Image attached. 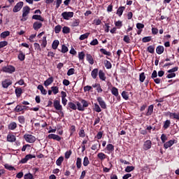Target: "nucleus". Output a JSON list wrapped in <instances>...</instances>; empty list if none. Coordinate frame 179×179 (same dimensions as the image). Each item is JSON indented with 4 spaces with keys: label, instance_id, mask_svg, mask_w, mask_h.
<instances>
[{
    "label": "nucleus",
    "instance_id": "1",
    "mask_svg": "<svg viewBox=\"0 0 179 179\" xmlns=\"http://www.w3.org/2000/svg\"><path fill=\"white\" fill-rule=\"evenodd\" d=\"M45 34V32L42 31L37 35L38 38H40L38 40V43L41 44V48H45V47H47V36H43V34ZM41 37H43V38H41Z\"/></svg>",
    "mask_w": 179,
    "mask_h": 179
},
{
    "label": "nucleus",
    "instance_id": "2",
    "mask_svg": "<svg viewBox=\"0 0 179 179\" xmlns=\"http://www.w3.org/2000/svg\"><path fill=\"white\" fill-rule=\"evenodd\" d=\"M80 102H76L77 108L78 111H85V108L89 107V101L85 99H81Z\"/></svg>",
    "mask_w": 179,
    "mask_h": 179
},
{
    "label": "nucleus",
    "instance_id": "3",
    "mask_svg": "<svg viewBox=\"0 0 179 179\" xmlns=\"http://www.w3.org/2000/svg\"><path fill=\"white\" fill-rule=\"evenodd\" d=\"M24 139L28 143H34L36 142V136L31 135V134H24Z\"/></svg>",
    "mask_w": 179,
    "mask_h": 179
},
{
    "label": "nucleus",
    "instance_id": "4",
    "mask_svg": "<svg viewBox=\"0 0 179 179\" xmlns=\"http://www.w3.org/2000/svg\"><path fill=\"white\" fill-rule=\"evenodd\" d=\"M29 13H30V7L29 6H25L23 8L22 10V19L21 20H22V22H24L26 20H27V18H26V16H27V15H29Z\"/></svg>",
    "mask_w": 179,
    "mask_h": 179
},
{
    "label": "nucleus",
    "instance_id": "5",
    "mask_svg": "<svg viewBox=\"0 0 179 179\" xmlns=\"http://www.w3.org/2000/svg\"><path fill=\"white\" fill-rule=\"evenodd\" d=\"M62 16L64 20H69L71 17H73V12H63Z\"/></svg>",
    "mask_w": 179,
    "mask_h": 179
},
{
    "label": "nucleus",
    "instance_id": "6",
    "mask_svg": "<svg viewBox=\"0 0 179 179\" xmlns=\"http://www.w3.org/2000/svg\"><path fill=\"white\" fill-rule=\"evenodd\" d=\"M16 71V69H15V66H7L3 68V72H6L7 73H13Z\"/></svg>",
    "mask_w": 179,
    "mask_h": 179
},
{
    "label": "nucleus",
    "instance_id": "7",
    "mask_svg": "<svg viewBox=\"0 0 179 179\" xmlns=\"http://www.w3.org/2000/svg\"><path fill=\"white\" fill-rule=\"evenodd\" d=\"M31 159H36V156L32 155L31 154H29L26 155L24 158L20 160V163H22V164H24V163H27V162H29V160Z\"/></svg>",
    "mask_w": 179,
    "mask_h": 179
},
{
    "label": "nucleus",
    "instance_id": "8",
    "mask_svg": "<svg viewBox=\"0 0 179 179\" xmlns=\"http://www.w3.org/2000/svg\"><path fill=\"white\" fill-rule=\"evenodd\" d=\"M22 8H23V2L20 1L14 6L13 12H14V13H16L19 12L20 9H22Z\"/></svg>",
    "mask_w": 179,
    "mask_h": 179
},
{
    "label": "nucleus",
    "instance_id": "9",
    "mask_svg": "<svg viewBox=\"0 0 179 179\" xmlns=\"http://www.w3.org/2000/svg\"><path fill=\"white\" fill-rule=\"evenodd\" d=\"M53 106L55 110H57L58 111H62V106L61 105L59 100H55L53 102Z\"/></svg>",
    "mask_w": 179,
    "mask_h": 179
},
{
    "label": "nucleus",
    "instance_id": "10",
    "mask_svg": "<svg viewBox=\"0 0 179 179\" xmlns=\"http://www.w3.org/2000/svg\"><path fill=\"white\" fill-rule=\"evenodd\" d=\"M97 101L101 107V108H103V110H106L107 108V104H106V102L104 100H103V98L101 97H98L97 98Z\"/></svg>",
    "mask_w": 179,
    "mask_h": 179
},
{
    "label": "nucleus",
    "instance_id": "11",
    "mask_svg": "<svg viewBox=\"0 0 179 179\" xmlns=\"http://www.w3.org/2000/svg\"><path fill=\"white\" fill-rule=\"evenodd\" d=\"M2 87L4 89H8L10 85H12V80L9 79H6L1 82Z\"/></svg>",
    "mask_w": 179,
    "mask_h": 179
},
{
    "label": "nucleus",
    "instance_id": "12",
    "mask_svg": "<svg viewBox=\"0 0 179 179\" xmlns=\"http://www.w3.org/2000/svg\"><path fill=\"white\" fill-rule=\"evenodd\" d=\"M150 148H152V141L150 140L145 141L143 144V150H149Z\"/></svg>",
    "mask_w": 179,
    "mask_h": 179
},
{
    "label": "nucleus",
    "instance_id": "13",
    "mask_svg": "<svg viewBox=\"0 0 179 179\" xmlns=\"http://www.w3.org/2000/svg\"><path fill=\"white\" fill-rule=\"evenodd\" d=\"M48 138L49 139H54V141H57V142L61 141V139H62V138L59 136H58L57 134H49L48 136Z\"/></svg>",
    "mask_w": 179,
    "mask_h": 179
},
{
    "label": "nucleus",
    "instance_id": "14",
    "mask_svg": "<svg viewBox=\"0 0 179 179\" xmlns=\"http://www.w3.org/2000/svg\"><path fill=\"white\" fill-rule=\"evenodd\" d=\"M174 143H176V140H170L164 144V149H169V148H171Z\"/></svg>",
    "mask_w": 179,
    "mask_h": 179
},
{
    "label": "nucleus",
    "instance_id": "15",
    "mask_svg": "<svg viewBox=\"0 0 179 179\" xmlns=\"http://www.w3.org/2000/svg\"><path fill=\"white\" fill-rule=\"evenodd\" d=\"M167 115L173 120H179V114L177 113L168 112Z\"/></svg>",
    "mask_w": 179,
    "mask_h": 179
},
{
    "label": "nucleus",
    "instance_id": "16",
    "mask_svg": "<svg viewBox=\"0 0 179 179\" xmlns=\"http://www.w3.org/2000/svg\"><path fill=\"white\" fill-rule=\"evenodd\" d=\"M8 129L10 131H15L16 128H17V124L16 122H11L8 125Z\"/></svg>",
    "mask_w": 179,
    "mask_h": 179
},
{
    "label": "nucleus",
    "instance_id": "17",
    "mask_svg": "<svg viewBox=\"0 0 179 179\" xmlns=\"http://www.w3.org/2000/svg\"><path fill=\"white\" fill-rule=\"evenodd\" d=\"M53 82L54 77L51 76L44 82V86H45V87H48V86H50V85H51Z\"/></svg>",
    "mask_w": 179,
    "mask_h": 179
},
{
    "label": "nucleus",
    "instance_id": "18",
    "mask_svg": "<svg viewBox=\"0 0 179 179\" xmlns=\"http://www.w3.org/2000/svg\"><path fill=\"white\" fill-rule=\"evenodd\" d=\"M19 54L17 55V58L20 61H24L26 59V55L22 51H18Z\"/></svg>",
    "mask_w": 179,
    "mask_h": 179
},
{
    "label": "nucleus",
    "instance_id": "19",
    "mask_svg": "<svg viewBox=\"0 0 179 179\" xmlns=\"http://www.w3.org/2000/svg\"><path fill=\"white\" fill-rule=\"evenodd\" d=\"M41 27H43V23L40 22H35L33 24V28L34 29V30H39V29H41Z\"/></svg>",
    "mask_w": 179,
    "mask_h": 179
},
{
    "label": "nucleus",
    "instance_id": "20",
    "mask_svg": "<svg viewBox=\"0 0 179 179\" xmlns=\"http://www.w3.org/2000/svg\"><path fill=\"white\" fill-rule=\"evenodd\" d=\"M156 52L157 54H158V55H161V54H163V52H164V46L158 45L156 48Z\"/></svg>",
    "mask_w": 179,
    "mask_h": 179
},
{
    "label": "nucleus",
    "instance_id": "21",
    "mask_svg": "<svg viewBox=\"0 0 179 179\" xmlns=\"http://www.w3.org/2000/svg\"><path fill=\"white\" fill-rule=\"evenodd\" d=\"M124 10H125V7L120 6L117 10L116 15H117L119 16V17H121V16H122V13H124Z\"/></svg>",
    "mask_w": 179,
    "mask_h": 179
},
{
    "label": "nucleus",
    "instance_id": "22",
    "mask_svg": "<svg viewBox=\"0 0 179 179\" xmlns=\"http://www.w3.org/2000/svg\"><path fill=\"white\" fill-rule=\"evenodd\" d=\"M16 141V136L13 134H8L7 136V142H15Z\"/></svg>",
    "mask_w": 179,
    "mask_h": 179
},
{
    "label": "nucleus",
    "instance_id": "23",
    "mask_svg": "<svg viewBox=\"0 0 179 179\" xmlns=\"http://www.w3.org/2000/svg\"><path fill=\"white\" fill-rule=\"evenodd\" d=\"M99 76L101 80L106 81V79H107V78L106 77V73H104L103 70H100L99 71Z\"/></svg>",
    "mask_w": 179,
    "mask_h": 179
},
{
    "label": "nucleus",
    "instance_id": "24",
    "mask_svg": "<svg viewBox=\"0 0 179 179\" xmlns=\"http://www.w3.org/2000/svg\"><path fill=\"white\" fill-rule=\"evenodd\" d=\"M97 75H99V69H94L91 72V76L93 79H96L97 78Z\"/></svg>",
    "mask_w": 179,
    "mask_h": 179
},
{
    "label": "nucleus",
    "instance_id": "25",
    "mask_svg": "<svg viewBox=\"0 0 179 179\" xmlns=\"http://www.w3.org/2000/svg\"><path fill=\"white\" fill-rule=\"evenodd\" d=\"M86 57H87V61H88L89 64H90L91 65H93V64H94V59H93V57H92V55L87 54Z\"/></svg>",
    "mask_w": 179,
    "mask_h": 179
},
{
    "label": "nucleus",
    "instance_id": "26",
    "mask_svg": "<svg viewBox=\"0 0 179 179\" xmlns=\"http://www.w3.org/2000/svg\"><path fill=\"white\" fill-rule=\"evenodd\" d=\"M111 93L113 94V96H115V97H118L119 96V92H118V88L115 87H113L111 89Z\"/></svg>",
    "mask_w": 179,
    "mask_h": 179
},
{
    "label": "nucleus",
    "instance_id": "27",
    "mask_svg": "<svg viewBox=\"0 0 179 179\" xmlns=\"http://www.w3.org/2000/svg\"><path fill=\"white\" fill-rule=\"evenodd\" d=\"M97 157L98 159H99V160H101V162H103V160H105V159L107 158V155H106V154L103 152H99L97 155Z\"/></svg>",
    "mask_w": 179,
    "mask_h": 179
},
{
    "label": "nucleus",
    "instance_id": "28",
    "mask_svg": "<svg viewBox=\"0 0 179 179\" xmlns=\"http://www.w3.org/2000/svg\"><path fill=\"white\" fill-rule=\"evenodd\" d=\"M59 45V41L58 40H55L53 42H52V48L53 50H57L58 48V46Z\"/></svg>",
    "mask_w": 179,
    "mask_h": 179
},
{
    "label": "nucleus",
    "instance_id": "29",
    "mask_svg": "<svg viewBox=\"0 0 179 179\" xmlns=\"http://www.w3.org/2000/svg\"><path fill=\"white\" fill-rule=\"evenodd\" d=\"M9 36H10V32L9 31H3L0 34L1 38H6V37Z\"/></svg>",
    "mask_w": 179,
    "mask_h": 179
},
{
    "label": "nucleus",
    "instance_id": "30",
    "mask_svg": "<svg viewBox=\"0 0 179 179\" xmlns=\"http://www.w3.org/2000/svg\"><path fill=\"white\" fill-rule=\"evenodd\" d=\"M84 167H87L90 164V161L89 160V157H85L83 162Z\"/></svg>",
    "mask_w": 179,
    "mask_h": 179
},
{
    "label": "nucleus",
    "instance_id": "31",
    "mask_svg": "<svg viewBox=\"0 0 179 179\" xmlns=\"http://www.w3.org/2000/svg\"><path fill=\"white\" fill-rule=\"evenodd\" d=\"M38 90L41 91V93H42V94H47V90L44 89V87L42 85H38Z\"/></svg>",
    "mask_w": 179,
    "mask_h": 179
},
{
    "label": "nucleus",
    "instance_id": "32",
    "mask_svg": "<svg viewBox=\"0 0 179 179\" xmlns=\"http://www.w3.org/2000/svg\"><path fill=\"white\" fill-rule=\"evenodd\" d=\"M51 90L53 94H58V93H59V87L57 86L51 87Z\"/></svg>",
    "mask_w": 179,
    "mask_h": 179
},
{
    "label": "nucleus",
    "instance_id": "33",
    "mask_svg": "<svg viewBox=\"0 0 179 179\" xmlns=\"http://www.w3.org/2000/svg\"><path fill=\"white\" fill-rule=\"evenodd\" d=\"M32 19L34 20H40V22H44V18L41 15H34L32 16Z\"/></svg>",
    "mask_w": 179,
    "mask_h": 179
},
{
    "label": "nucleus",
    "instance_id": "34",
    "mask_svg": "<svg viewBox=\"0 0 179 179\" xmlns=\"http://www.w3.org/2000/svg\"><path fill=\"white\" fill-rule=\"evenodd\" d=\"M103 63L106 69H111V68L113 67L111 62H108V60H104Z\"/></svg>",
    "mask_w": 179,
    "mask_h": 179
},
{
    "label": "nucleus",
    "instance_id": "35",
    "mask_svg": "<svg viewBox=\"0 0 179 179\" xmlns=\"http://www.w3.org/2000/svg\"><path fill=\"white\" fill-rule=\"evenodd\" d=\"M152 113H153V105H150L148 107V111H147L145 115H147V116L152 115Z\"/></svg>",
    "mask_w": 179,
    "mask_h": 179
},
{
    "label": "nucleus",
    "instance_id": "36",
    "mask_svg": "<svg viewBox=\"0 0 179 179\" xmlns=\"http://www.w3.org/2000/svg\"><path fill=\"white\" fill-rule=\"evenodd\" d=\"M76 167L77 169H80V167H82V158L78 157L76 159Z\"/></svg>",
    "mask_w": 179,
    "mask_h": 179
},
{
    "label": "nucleus",
    "instance_id": "37",
    "mask_svg": "<svg viewBox=\"0 0 179 179\" xmlns=\"http://www.w3.org/2000/svg\"><path fill=\"white\" fill-rule=\"evenodd\" d=\"M89 36H90V33H85L80 36L79 40H80L81 41L83 40H86V38H87Z\"/></svg>",
    "mask_w": 179,
    "mask_h": 179
},
{
    "label": "nucleus",
    "instance_id": "38",
    "mask_svg": "<svg viewBox=\"0 0 179 179\" xmlns=\"http://www.w3.org/2000/svg\"><path fill=\"white\" fill-rule=\"evenodd\" d=\"M34 48L35 51H41V45L38 43H34Z\"/></svg>",
    "mask_w": 179,
    "mask_h": 179
},
{
    "label": "nucleus",
    "instance_id": "39",
    "mask_svg": "<svg viewBox=\"0 0 179 179\" xmlns=\"http://www.w3.org/2000/svg\"><path fill=\"white\" fill-rule=\"evenodd\" d=\"M94 110L96 113H101V108H100V106L97 103L94 104Z\"/></svg>",
    "mask_w": 179,
    "mask_h": 179
},
{
    "label": "nucleus",
    "instance_id": "40",
    "mask_svg": "<svg viewBox=\"0 0 179 179\" xmlns=\"http://www.w3.org/2000/svg\"><path fill=\"white\" fill-rule=\"evenodd\" d=\"M62 33H64V34H68L71 33V28L69 27H64L62 29Z\"/></svg>",
    "mask_w": 179,
    "mask_h": 179
},
{
    "label": "nucleus",
    "instance_id": "41",
    "mask_svg": "<svg viewBox=\"0 0 179 179\" xmlns=\"http://www.w3.org/2000/svg\"><path fill=\"white\" fill-rule=\"evenodd\" d=\"M24 108H26V106H22L20 105H18L15 108V111L17 113H20V111H23V110H24Z\"/></svg>",
    "mask_w": 179,
    "mask_h": 179
},
{
    "label": "nucleus",
    "instance_id": "42",
    "mask_svg": "<svg viewBox=\"0 0 179 179\" xmlns=\"http://www.w3.org/2000/svg\"><path fill=\"white\" fill-rule=\"evenodd\" d=\"M64 162V157H59L57 161L56 164L57 166H61L62 164V162Z\"/></svg>",
    "mask_w": 179,
    "mask_h": 179
},
{
    "label": "nucleus",
    "instance_id": "43",
    "mask_svg": "<svg viewBox=\"0 0 179 179\" xmlns=\"http://www.w3.org/2000/svg\"><path fill=\"white\" fill-rule=\"evenodd\" d=\"M17 120L20 124H24V122H26V119L23 115L18 116Z\"/></svg>",
    "mask_w": 179,
    "mask_h": 179
},
{
    "label": "nucleus",
    "instance_id": "44",
    "mask_svg": "<svg viewBox=\"0 0 179 179\" xmlns=\"http://www.w3.org/2000/svg\"><path fill=\"white\" fill-rule=\"evenodd\" d=\"M78 58L80 61H82L83 62V61H85V52H78Z\"/></svg>",
    "mask_w": 179,
    "mask_h": 179
},
{
    "label": "nucleus",
    "instance_id": "45",
    "mask_svg": "<svg viewBox=\"0 0 179 179\" xmlns=\"http://www.w3.org/2000/svg\"><path fill=\"white\" fill-rule=\"evenodd\" d=\"M145 79H146V76H145V73H141L139 75V80L141 82V83H143L145 82Z\"/></svg>",
    "mask_w": 179,
    "mask_h": 179
},
{
    "label": "nucleus",
    "instance_id": "46",
    "mask_svg": "<svg viewBox=\"0 0 179 179\" xmlns=\"http://www.w3.org/2000/svg\"><path fill=\"white\" fill-rule=\"evenodd\" d=\"M37 36V34H31L29 36V37L27 38L30 43H34V38Z\"/></svg>",
    "mask_w": 179,
    "mask_h": 179
},
{
    "label": "nucleus",
    "instance_id": "47",
    "mask_svg": "<svg viewBox=\"0 0 179 179\" xmlns=\"http://www.w3.org/2000/svg\"><path fill=\"white\" fill-rule=\"evenodd\" d=\"M70 131V135L72 136L75 132L76 131V127L75 125H71L69 129Z\"/></svg>",
    "mask_w": 179,
    "mask_h": 179
},
{
    "label": "nucleus",
    "instance_id": "48",
    "mask_svg": "<svg viewBox=\"0 0 179 179\" xmlns=\"http://www.w3.org/2000/svg\"><path fill=\"white\" fill-rule=\"evenodd\" d=\"M68 106L69 108H71V110H76L78 108V107H76V104H75L73 102H69Z\"/></svg>",
    "mask_w": 179,
    "mask_h": 179
},
{
    "label": "nucleus",
    "instance_id": "49",
    "mask_svg": "<svg viewBox=\"0 0 179 179\" xmlns=\"http://www.w3.org/2000/svg\"><path fill=\"white\" fill-rule=\"evenodd\" d=\"M170 124H171V122L169 120H166L164 123V129H167L169 127H170Z\"/></svg>",
    "mask_w": 179,
    "mask_h": 179
},
{
    "label": "nucleus",
    "instance_id": "50",
    "mask_svg": "<svg viewBox=\"0 0 179 179\" xmlns=\"http://www.w3.org/2000/svg\"><path fill=\"white\" fill-rule=\"evenodd\" d=\"M134 170H135V166H128L125 169L126 173H131V171H134Z\"/></svg>",
    "mask_w": 179,
    "mask_h": 179
},
{
    "label": "nucleus",
    "instance_id": "51",
    "mask_svg": "<svg viewBox=\"0 0 179 179\" xmlns=\"http://www.w3.org/2000/svg\"><path fill=\"white\" fill-rule=\"evenodd\" d=\"M22 88H17L15 89V94L17 96V97H20V96H22Z\"/></svg>",
    "mask_w": 179,
    "mask_h": 179
},
{
    "label": "nucleus",
    "instance_id": "52",
    "mask_svg": "<svg viewBox=\"0 0 179 179\" xmlns=\"http://www.w3.org/2000/svg\"><path fill=\"white\" fill-rule=\"evenodd\" d=\"M115 26L117 28L120 29L121 27H122V21L118 20L115 22Z\"/></svg>",
    "mask_w": 179,
    "mask_h": 179
},
{
    "label": "nucleus",
    "instance_id": "53",
    "mask_svg": "<svg viewBox=\"0 0 179 179\" xmlns=\"http://www.w3.org/2000/svg\"><path fill=\"white\" fill-rule=\"evenodd\" d=\"M143 43H149V41H152V36H145L142 39Z\"/></svg>",
    "mask_w": 179,
    "mask_h": 179
},
{
    "label": "nucleus",
    "instance_id": "54",
    "mask_svg": "<svg viewBox=\"0 0 179 179\" xmlns=\"http://www.w3.org/2000/svg\"><path fill=\"white\" fill-rule=\"evenodd\" d=\"M123 41H124V43H127V44H129V43H131V38H129V36L125 35L124 36Z\"/></svg>",
    "mask_w": 179,
    "mask_h": 179
},
{
    "label": "nucleus",
    "instance_id": "55",
    "mask_svg": "<svg viewBox=\"0 0 179 179\" xmlns=\"http://www.w3.org/2000/svg\"><path fill=\"white\" fill-rule=\"evenodd\" d=\"M147 50H148V52H150V54L155 53V46H153V45H150V46H148Z\"/></svg>",
    "mask_w": 179,
    "mask_h": 179
},
{
    "label": "nucleus",
    "instance_id": "56",
    "mask_svg": "<svg viewBox=\"0 0 179 179\" xmlns=\"http://www.w3.org/2000/svg\"><path fill=\"white\" fill-rule=\"evenodd\" d=\"M62 29V27H61V25H57L55 27V33H56V34H58V33H59Z\"/></svg>",
    "mask_w": 179,
    "mask_h": 179
},
{
    "label": "nucleus",
    "instance_id": "57",
    "mask_svg": "<svg viewBox=\"0 0 179 179\" xmlns=\"http://www.w3.org/2000/svg\"><path fill=\"white\" fill-rule=\"evenodd\" d=\"M100 52L103 54L104 55H108V57H110V55H111V52H107V50H106V49H100Z\"/></svg>",
    "mask_w": 179,
    "mask_h": 179
},
{
    "label": "nucleus",
    "instance_id": "58",
    "mask_svg": "<svg viewBox=\"0 0 179 179\" xmlns=\"http://www.w3.org/2000/svg\"><path fill=\"white\" fill-rule=\"evenodd\" d=\"M106 149H107V150H108V152H113L114 145H113V144H108L106 145Z\"/></svg>",
    "mask_w": 179,
    "mask_h": 179
},
{
    "label": "nucleus",
    "instance_id": "59",
    "mask_svg": "<svg viewBox=\"0 0 179 179\" xmlns=\"http://www.w3.org/2000/svg\"><path fill=\"white\" fill-rule=\"evenodd\" d=\"M4 167L5 169H6L7 170H9L10 171H13V170H15V167L8 164H6L4 165Z\"/></svg>",
    "mask_w": 179,
    "mask_h": 179
},
{
    "label": "nucleus",
    "instance_id": "60",
    "mask_svg": "<svg viewBox=\"0 0 179 179\" xmlns=\"http://www.w3.org/2000/svg\"><path fill=\"white\" fill-rule=\"evenodd\" d=\"M80 23V20H75L73 23H72V26L73 27H78V26H79V24Z\"/></svg>",
    "mask_w": 179,
    "mask_h": 179
},
{
    "label": "nucleus",
    "instance_id": "61",
    "mask_svg": "<svg viewBox=\"0 0 179 179\" xmlns=\"http://www.w3.org/2000/svg\"><path fill=\"white\" fill-rule=\"evenodd\" d=\"M24 179H34V176L31 173L25 174L24 176Z\"/></svg>",
    "mask_w": 179,
    "mask_h": 179
},
{
    "label": "nucleus",
    "instance_id": "62",
    "mask_svg": "<svg viewBox=\"0 0 179 179\" xmlns=\"http://www.w3.org/2000/svg\"><path fill=\"white\" fill-rule=\"evenodd\" d=\"M161 141H162V143H165L166 141H167V136L164 134H162Z\"/></svg>",
    "mask_w": 179,
    "mask_h": 179
},
{
    "label": "nucleus",
    "instance_id": "63",
    "mask_svg": "<svg viewBox=\"0 0 179 179\" xmlns=\"http://www.w3.org/2000/svg\"><path fill=\"white\" fill-rule=\"evenodd\" d=\"M8 45V41H3L0 42V48H3V47H6Z\"/></svg>",
    "mask_w": 179,
    "mask_h": 179
},
{
    "label": "nucleus",
    "instance_id": "64",
    "mask_svg": "<svg viewBox=\"0 0 179 179\" xmlns=\"http://www.w3.org/2000/svg\"><path fill=\"white\" fill-rule=\"evenodd\" d=\"M90 44V45H98L99 41L97 40V38H95L92 41H91Z\"/></svg>",
    "mask_w": 179,
    "mask_h": 179
}]
</instances>
